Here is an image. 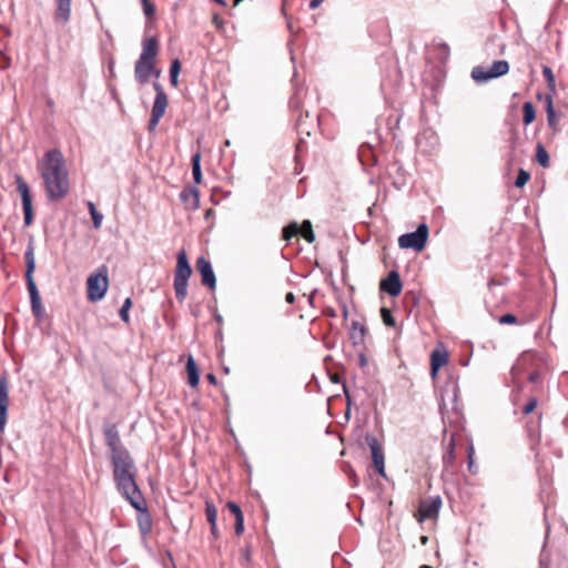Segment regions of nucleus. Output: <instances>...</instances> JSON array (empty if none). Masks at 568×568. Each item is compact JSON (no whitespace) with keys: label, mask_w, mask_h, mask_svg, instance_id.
I'll return each mask as SVG.
<instances>
[{"label":"nucleus","mask_w":568,"mask_h":568,"mask_svg":"<svg viewBox=\"0 0 568 568\" xmlns=\"http://www.w3.org/2000/svg\"><path fill=\"white\" fill-rule=\"evenodd\" d=\"M244 531V517L235 519V534L241 535Z\"/></svg>","instance_id":"a19ab883"},{"label":"nucleus","mask_w":568,"mask_h":568,"mask_svg":"<svg viewBox=\"0 0 568 568\" xmlns=\"http://www.w3.org/2000/svg\"><path fill=\"white\" fill-rule=\"evenodd\" d=\"M420 568H432V567L425 565V566H422Z\"/></svg>","instance_id":"052dcab7"},{"label":"nucleus","mask_w":568,"mask_h":568,"mask_svg":"<svg viewBox=\"0 0 568 568\" xmlns=\"http://www.w3.org/2000/svg\"><path fill=\"white\" fill-rule=\"evenodd\" d=\"M206 378L209 379L210 383L216 384V377L213 374H207Z\"/></svg>","instance_id":"603ef678"},{"label":"nucleus","mask_w":568,"mask_h":568,"mask_svg":"<svg viewBox=\"0 0 568 568\" xmlns=\"http://www.w3.org/2000/svg\"><path fill=\"white\" fill-rule=\"evenodd\" d=\"M120 494L131 504L134 509H141L143 504V495L139 489L135 475L115 480Z\"/></svg>","instance_id":"6e6552de"},{"label":"nucleus","mask_w":568,"mask_h":568,"mask_svg":"<svg viewBox=\"0 0 568 568\" xmlns=\"http://www.w3.org/2000/svg\"><path fill=\"white\" fill-rule=\"evenodd\" d=\"M450 55L449 45L442 39H434L426 45L425 58L430 71H444Z\"/></svg>","instance_id":"7ed1b4c3"},{"label":"nucleus","mask_w":568,"mask_h":568,"mask_svg":"<svg viewBox=\"0 0 568 568\" xmlns=\"http://www.w3.org/2000/svg\"><path fill=\"white\" fill-rule=\"evenodd\" d=\"M471 71H509V63L506 60H497L489 67H474Z\"/></svg>","instance_id":"b1692460"},{"label":"nucleus","mask_w":568,"mask_h":568,"mask_svg":"<svg viewBox=\"0 0 568 568\" xmlns=\"http://www.w3.org/2000/svg\"><path fill=\"white\" fill-rule=\"evenodd\" d=\"M349 337L354 345H359L365 338V327L359 322H353Z\"/></svg>","instance_id":"5701e85b"},{"label":"nucleus","mask_w":568,"mask_h":568,"mask_svg":"<svg viewBox=\"0 0 568 568\" xmlns=\"http://www.w3.org/2000/svg\"><path fill=\"white\" fill-rule=\"evenodd\" d=\"M467 452H468V468H469V470L474 471L473 470V468H474V454H475L474 446L469 445Z\"/></svg>","instance_id":"58836bf2"},{"label":"nucleus","mask_w":568,"mask_h":568,"mask_svg":"<svg viewBox=\"0 0 568 568\" xmlns=\"http://www.w3.org/2000/svg\"><path fill=\"white\" fill-rule=\"evenodd\" d=\"M448 362V353L445 347L436 348L430 355V376L436 378L438 371Z\"/></svg>","instance_id":"f3484780"},{"label":"nucleus","mask_w":568,"mask_h":568,"mask_svg":"<svg viewBox=\"0 0 568 568\" xmlns=\"http://www.w3.org/2000/svg\"><path fill=\"white\" fill-rule=\"evenodd\" d=\"M211 531L214 537H217V525L214 523V526H211Z\"/></svg>","instance_id":"864d4df0"},{"label":"nucleus","mask_w":568,"mask_h":568,"mask_svg":"<svg viewBox=\"0 0 568 568\" xmlns=\"http://www.w3.org/2000/svg\"><path fill=\"white\" fill-rule=\"evenodd\" d=\"M104 436H105L106 445L109 446V448L111 450V456L129 453L126 449H124L121 446L120 435L114 425L105 426Z\"/></svg>","instance_id":"2eb2a0df"},{"label":"nucleus","mask_w":568,"mask_h":568,"mask_svg":"<svg viewBox=\"0 0 568 568\" xmlns=\"http://www.w3.org/2000/svg\"><path fill=\"white\" fill-rule=\"evenodd\" d=\"M17 189L21 196L22 209L24 214V225L29 226L33 221L32 197L28 183L20 176L16 175Z\"/></svg>","instance_id":"9d476101"},{"label":"nucleus","mask_w":568,"mask_h":568,"mask_svg":"<svg viewBox=\"0 0 568 568\" xmlns=\"http://www.w3.org/2000/svg\"><path fill=\"white\" fill-rule=\"evenodd\" d=\"M196 268L202 277V283L210 288H215L216 286V277L214 271L212 268V264L204 256H200L196 260Z\"/></svg>","instance_id":"4468645a"},{"label":"nucleus","mask_w":568,"mask_h":568,"mask_svg":"<svg viewBox=\"0 0 568 568\" xmlns=\"http://www.w3.org/2000/svg\"><path fill=\"white\" fill-rule=\"evenodd\" d=\"M159 51V42L156 38L149 37L142 42V52L135 62L134 71H155L154 61Z\"/></svg>","instance_id":"423d86ee"},{"label":"nucleus","mask_w":568,"mask_h":568,"mask_svg":"<svg viewBox=\"0 0 568 568\" xmlns=\"http://www.w3.org/2000/svg\"><path fill=\"white\" fill-rule=\"evenodd\" d=\"M88 300L91 302L101 301L109 287L108 271L101 266L97 273L91 274L87 281Z\"/></svg>","instance_id":"39448f33"},{"label":"nucleus","mask_w":568,"mask_h":568,"mask_svg":"<svg viewBox=\"0 0 568 568\" xmlns=\"http://www.w3.org/2000/svg\"><path fill=\"white\" fill-rule=\"evenodd\" d=\"M524 123L526 125L530 124L535 120V108L531 102H526L524 104Z\"/></svg>","instance_id":"7c9ffc66"},{"label":"nucleus","mask_w":568,"mask_h":568,"mask_svg":"<svg viewBox=\"0 0 568 568\" xmlns=\"http://www.w3.org/2000/svg\"><path fill=\"white\" fill-rule=\"evenodd\" d=\"M323 0H311L310 1V8L312 10L318 8L322 4Z\"/></svg>","instance_id":"49530a36"},{"label":"nucleus","mask_w":568,"mask_h":568,"mask_svg":"<svg viewBox=\"0 0 568 568\" xmlns=\"http://www.w3.org/2000/svg\"><path fill=\"white\" fill-rule=\"evenodd\" d=\"M529 173L527 171H525L524 169H520L519 172H518V175H517V179L515 181V185L517 187H524L527 182L529 181Z\"/></svg>","instance_id":"473e14b6"},{"label":"nucleus","mask_w":568,"mask_h":568,"mask_svg":"<svg viewBox=\"0 0 568 568\" xmlns=\"http://www.w3.org/2000/svg\"><path fill=\"white\" fill-rule=\"evenodd\" d=\"M440 507L442 499L439 496L423 500L418 507V521L423 523L427 519L436 518Z\"/></svg>","instance_id":"f8f14e48"},{"label":"nucleus","mask_w":568,"mask_h":568,"mask_svg":"<svg viewBox=\"0 0 568 568\" xmlns=\"http://www.w3.org/2000/svg\"><path fill=\"white\" fill-rule=\"evenodd\" d=\"M89 210L93 221L94 229H100L103 221V215L100 212H98L95 205L92 202H89Z\"/></svg>","instance_id":"c756f323"},{"label":"nucleus","mask_w":568,"mask_h":568,"mask_svg":"<svg viewBox=\"0 0 568 568\" xmlns=\"http://www.w3.org/2000/svg\"><path fill=\"white\" fill-rule=\"evenodd\" d=\"M138 514V525L141 534L146 536L152 529V519L146 508L145 499H143L142 508L135 509Z\"/></svg>","instance_id":"6ab92c4d"},{"label":"nucleus","mask_w":568,"mask_h":568,"mask_svg":"<svg viewBox=\"0 0 568 568\" xmlns=\"http://www.w3.org/2000/svg\"><path fill=\"white\" fill-rule=\"evenodd\" d=\"M402 282L397 272L393 271L381 282V290L395 297L402 292Z\"/></svg>","instance_id":"dca6fc26"},{"label":"nucleus","mask_w":568,"mask_h":568,"mask_svg":"<svg viewBox=\"0 0 568 568\" xmlns=\"http://www.w3.org/2000/svg\"><path fill=\"white\" fill-rule=\"evenodd\" d=\"M192 173L195 184H200L202 182V171H201V154L195 153L192 156Z\"/></svg>","instance_id":"393cba45"},{"label":"nucleus","mask_w":568,"mask_h":568,"mask_svg":"<svg viewBox=\"0 0 568 568\" xmlns=\"http://www.w3.org/2000/svg\"><path fill=\"white\" fill-rule=\"evenodd\" d=\"M542 71L548 72V71H551V69L549 67L544 65Z\"/></svg>","instance_id":"6e6d98bb"},{"label":"nucleus","mask_w":568,"mask_h":568,"mask_svg":"<svg viewBox=\"0 0 568 568\" xmlns=\"http://www.w3.org/2000/svg\"><path fill=\"white\" fill-rule=\"evenodd\" d=\"M227 507H229V508H230V510L234 514L235 519H236V518H242V517H244V516H243V513H242V510H241V508H240V506H239V505H236L235 503H233V501H229V503H227Z\"/></svg>","instance_id":"e433bc0d"},{"label":"nucleus","mask_w":568,"mask_h":568,"mask_svg":"<svg viewBox=\"0 0 568 568\" xmlns=\"http://www.w3.org/2000/svg\"><path fill=\"white\" fill-rule=\"evenodd\" d=\"M57 9L54 19L57 22L67 23L71 14V0H55Z\"/></svg>","instance_id":"aec40b11"},{"label":"nucleus","mask_w":568,"mask_h":568,"mask_svg":"<svg viewBox=\"0 0 568 568\" xmlns=\"http://www.w3.org/2000/svg\"><path fill=\"white\" fill-rule=\"evenodd\" d=\"M186 371H187L189 384L192 387H196L200 382V374H199V369L196 367L195 361L192 356H190L187 358Z\"/></svg>","instance_id":"4be33fe9"},{"label":"nucleus","mask_w":568,"mask_h":568,"mask_svg":"<svg viewBox=\"0 0 568 568\" xmlns=\"http://www.w3.org/2000/svg\"><path fill=\"white\" fill-rule=\"evenodd\" d=\"M300 233V226L297 223H291L283 230V237L284 240L288 241L293 236H296Z\"/></svg>","instance_id":"2f4dec72"},{"label":"nucleus","mask_w":568,"mask_h":568,"mask_svg":"<svg viewBox=\"0 0 568 568\" xmlns=\"http://www.w3.org/2000/svg\"><path fill=\"white\" fill-rule=\"evenodd\" d=\"M537 406V399H530L524 407V414L528 415L534 412Z\"/></svg>","instance_id":"4c0bfd02"},{"label":"nucleus","mask_w":568,"mask_h":568,"mask_svg":"<svg viewBox=\"0 0 568 568\" xmlns=\"http://www.w3.org/2000/svg\"><path fill=\"white\" fill-rule=\"evenodd\" d=\"M503 74L504 73H471V78L476 83L481 84L493 79H496Z\"/></svg>","instance_id":"cd10ccee"},{"label":"nucleus","mask_w":568,"mask_h":568,"mask_svg":"<svg viewBox=\"0 0 568 568\" xmlns=\"http://www.w3.org/2000/svg\"><path fill=\"white\" fill-rule=\"evenodd\" d=\"M214 1H215L216 3H219V4L223 6V7H225V6H226L225 0H214Z\"/></svg>","instance_id":"5fc2aeb1"},{"label":"nucleus","mask_w":568,"mask_h":568,"mask_svg":"<svg viewBox=\"0 0 568 568\" xmlns=\"http://www.w3.org/2000/svg\"><path fill=\"white\" fill-rule=\"evenodd\" d=\"M26 281L27 286L30 295V303H31V310L32 313L37 318H41L44 314V310L42 306L40 293L37 288L34 278H33V272L36 268V260L33 254V248L30 246L26 252Z\"/></svg>","instance_id":"f03ea898"},{"label":"nucleus","mask_w":568,"mask_h":568,"mask_svg":"<svg viewBox=\"0 0 568 568\" xmlns=\"http://www.w3.org/2000/svg\"><path fill=\"white\" fill-rule=\"evenodd\" d=\"M39 169L48 197L52 201L64 197L70 185L69 172L62 152L57 149L48 151L43 155Z\"/></svg>","instance_id":"f257e3e1"},{"label":"nucleus","mask_w":568,"mask_h":568,"mask_svg":"<svg viewBox=\"0 0 568 568\" xmlns=\"http://www.w3.org/2000/svg\"><path fill=\"white\" fill-rule=\"evenodd\" d=\"M9 407V389L6 381L0 383V429H3L7 422Z\"/></svg>","instance_id":"a211bd4d"},{"label":"nucleus","mask_w":568,"mask_h":568,"mask_svg":"<svg viewBox=\"0 0 568 568\" xmlns=\"http://www.w3.org/2000/svg\"><path fill=\"white\" fill-rule=\"evenodd\" d=\"M546 78H547V81H548V84L550 87H554L555 85V77H554V73H545Z\"/></svg>","instance_id":"de8ad7c7"},{"label":"nucleus","mask_w":568,"mask_h":568,"mask_svg":"<svg viewBox=\"0 0 568 568\" xmlns=\"http://www.w3.org/2000/svg\"><path fill=\"white\" fill-rule=\"evenodd\" d=\"M143 12L146 18H152L155 13V7L150 0H141Z\"/></svg>","instance_id":"f704fd0d"},{"label":"nucleus","mask_w":568,"mask_h":568,"mask_svg":"<svg viewBox=\"0 0 568 568\" xmlns=\"http://www.w3.org/2000/svg\"><path fill=\"white\" fill-rule=\"evenodd\" d=\"M180 199L191 210H196L200 205L199 190L196 187L182 191Z\"/></svg>","instance_id":"412c9836"},{"label":"nucleus","mask_w":568,"mask_h":568,"mask_svg":"<svg viewBox=\"0 0 568 568\" xmlns=\"http://www.w3.org/2000/svg\"><path fill=\"white\" fill-rule=\"evenodd\" d=\"M426 541H427V537H423V538H422V542H423V544H426Z\"/></svg>","instance_id":"13d9d810"},{"label":"nucleus","mask_w":568,"mask_h":568,"mask_svg":"<svg viewBox=\"0 0 568 568\" xmlns=\"http://www.w3.org/2000/svg\"><path fill=\"white\" fill-rule=\"evenodd\" d=\"M132 306L131 298H126L120 310V317L123 322L129 323L130 316H129V310Z\"/></svg>","instance_id":"72a5a7b5"},{"label":"nucleus","mask_w":568,"mask_h":568,"mask_svg":"<svg viewBox=\"0 0 568 568\" xmlns=\"http://www.w3.org/2000/svg\"><path fill=\"white\" fill-rule=\"evenodd\" d=\"M138 81L140 83H144L148 81V73H136Z\"/></svg>","instance_id":"09e8293b"},{"label":"nucleus","mask_w":568,"mask_h":568,"mask_svg":"<svg viewBox=\"0 0 568 568\" xmlns=\"http://www.w3.org/2000/svg\"><path fill=\"white\" fill-rule=\"evenodd\" d=\"M535 379H536V375H535V374H532V375L530 376V381H535Z\"/></svg>","instance_id":"bf43d9fd"},{"label":"nucleus","mask_w":568,"mask_h":568,"mask_svg":"<svg viewBox=\"0 0 568 568\" xmlns=\"http://www.w3.org/2000/svg\"><path fill=\"white\" fill-rule=\"evenodd\" d=\"M169 71H181V62L178 59L173 60Z\"/></svg>","instance_id":"c03bdc74"},{"label":"nucleus","mask_w":568,"mask_h":568,"mask_svg":"<svg viewBox=\"0 0 568 568\" xmlns=\"http://www.w3.org/2000/svg\"><path fill=\"white\" fill-rule=\"evenodd\" d=\"M301 235L308 242L313 243L315 241V234L312 229V223L308 220H305L300 227Z\"/></svg>","instance_id":"a878e982"},{"label":"nucleus","mask_w":568,"mask_h":568,"mask_svg":"<svg viewBox=\"0 0 568 568\" xmlns=\"http://www.w3.org/2000/svg\"><path fill=\"white\" fill-rule=\"evenodd\" d=\"M152 84H153V89L155 91V99H154V103H153V106L151 110V116L149 120V130L150 131L155 130L160 120L165 114L166 108L169 105L168 95L164 92V89L161 85V83L158 81V79H155Z\"/></svg>","instance_id":"0eeeda50"},{"label":"nucleus","mask_w":568,"mask_h":568,"mask_svg":"<svg viewBox=\"0 0 568 568\" xmlns=\"http://www.w3.org/2000/svg\"><path fill=\"white\" fill-rule=\"evenodd\" d=\"M428 239V226L422 223L415 232L403 234L398 237L400 248H413L417 252L424 250Z\"/></svg>","instance_id":"1a4fd4ad"},{"label":"nucleus","mask_w":568,"mask_h":568,"mask_svg":"<svg viewBox=\"0 0 568 568\" xmlns=\"http://www.w3.org/2000/svg\"><path fill=\"white\" fill-rule=\"evenodd\" d=\"M205 515H206V518H207V521L210 523V525L214 526V523L217 521V509L213 503L206 501Z\"/></svg>","instance_id":"c85d7f7f"},{"label":"nucleus","mask_w":568,"mask_h":568,"mask_svg":"<svg viewBox=\"0 0 568 568\" xmlns=\"http://www.w3.org/2000/svg\"><path fill=\"white\" fill-rule=\"evenodd\" d=\"M536 159H537V162L542 166V168H548L549 166V155H548V152L546 151V149L541 145V144H538L537 145V149H536Z\"/></svg>","instance_id":"bb28decb"},{"label":"nucleus","mask_w":568,"mask_h":568,"mask_svg":"<svg viewBox=\"0 0 568 568\" xmlns=\"http://www.w3.org/2000/svg\"><path fill=\"white\" fill-rule=\"evenodd\" d=\"M547 119H548V123L549 125L554 126L556 124V112L555 111H551V112H548L547 113Z\"/></svg>","instance_id":"37998d69"},{"label":"nucleus","mask_w":568,"mask_h":568,"mask_svg":"<svg viewBox=\"0 0 568 568\" xmlns=\"http://www.w3.org/2000/svg\"><path fill=\"white\" fill-rule=\"evenodd\" d=\"M366 442L371 448L372 458L376 470L381 476L385 477V457L379 442L375 436H366Z\"/></svg>","instance_id":"ddd939ff"},{"label":"nucleus","mask_w":568,"mask_h":568,"mask_svg":"<svg viewBox=\"0 0 568 568\" xmlns=\"http://www.w3.org/2000/svg\"><path fill=\"white\" fill-rule=\"evenodd\" d=\"M546 111H547V113L551 112V111H555L552 98L550 95L546 97Z\"/></svg>","instance_id":"79ce46f5"},{"label":"nucleus","mask_w":568,"mask_h":568,"mask_svg":"<svg viewBox=\"0 0 568 568\" xmlns=\"http://www.w3.org/2000/svg\"><path fill=\"white\" fill-rule=\"evenodd\" d=\"M381 313H382V318H383V322L385 325H387V326L395 325V320L388 308L383 307Z\"/></svg>","instance_id":"c9c22d12"},{"label":"nucleus","mask_w":568,"mask_h":568,"mask_svg":"<svg viewBox=\"0 0 568 568\" xmlns=\"http://www.w3.org/2000/svg\"><path fill=\"white\" fill-rule=\"evenodd\" d=\"M361 363H362V365H365L366 359H365V357H364V356H362V357H361Z\"/></svg>","instance_id":"4d7b16f0"},{"label":"nucleus","mask_w":568,"mask_h":568,"mask_svg":"<svg viewBox=\"0 0 568 568\" xmlns=\"http://www.w3.org/2000/svg\"><path fill=\"white\" fill-rule=\"evenodd\" d=\"M285 301L287 303H290V304L294 303L295 302V295L292 292L287 293L286 296H285Z\"/></svg>","instance_id":"8fccbe9b"},{"label":"nucleus","mask_w":568,"mask_h":568,"mask_svg":"<svg viewBox=\"0 0 568 568\" xmlns=\"http://www.w3.org/2000/svg\"><path fill=\"white\" fill-rule=\"evenodd\" d=\"M179 75H180V73H170V80H171V84L173 87L178 85V83H179Z\"/></svg>","instance_id":"a18cd8bd"},{"label":"nucleus","mask_w":568,"mask_h":568,"mask_svg":"<svg viewBox=\"0 0 568 568\" xmlns=\"http://www.w3.org/2000/svg\"><path fill=\"white\" fill-rule=\"evenodd\" d=\"M106 63H108V69H109V71H113V68H114V61H113V59H112L111 57H110V58H108Z\"/></svg>","instance_id":"3c124183"},{"label":"nucleus","mask_w":568,"mask_h":568,"mask_svg":"<svg viewBox=\"0 0 568 568\" xmlns=\"http://www.w3.org/2000/svg\"><path fill=\"white\" fill-rule=\"evenodd\" d=\"M516 322V316L513 314H505L499 318L500 324H514Z\"/></svg>","instance_id":"ea45409f"},{"label":"nucleus","mask_w":568,"mask_h":568,"mask_svg":"<svg viewBox=\"0 0 568 568\" xmlns=\"http://www.w3.org/2000/svg\"><path fill=\"white\" fill-rule=\"evenodd\" d=\"M114 480L134 475V463L129 453L111 456Z\"/></svg>","instance_id":"9b49d317"},{"label":"nucleus","mask_w":568,"mask_h":568,"mask_svg":"<svg viewBox=\"0 0 568 568\" xmlns=\"http://www.w3.org/2000/svg\"><path fill=\"white\" fill-rule=\"evenodd\" d=\"M192 275V267L184 250L178 253L176 268L174 273V291L180 302H183L187 294V283Z\"/></svg>","instance_id":"20e7f679"}]
</instances>
